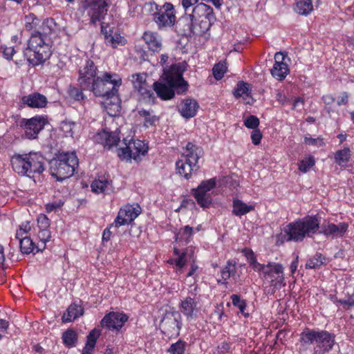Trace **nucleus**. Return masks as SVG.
Returning a JSON list of instances; mask_svg holds the SVG:
<instances>
[{"label":"nucleus","instance_id":"49530a36","mask_svg":"<svg viewBox=\"0 0 354 354\" xmlns=\"http://www.w3.org/2000/svg\"><path fill=\"white\" fill-rule=\"evenodd\" d=\"M76 124L71 121H63L60 124V130L63 132L65 137H73V129Z\"/></svg>","mask_w":354,"mask_h":354},{"label":"nucleus","instance_id":"9b49d317","mask_svg":"<svg viewBox=\"0 0 354 354\" xmlns=\"http://www.w3.org/2000/svg\"><path fill=\"white\" fill-rule=\"evenodd\" d=\"M186 68V63L179 62L172 64L167 71H165L166 82L172 86H179L180 91H177L178 93L187 89L188 84L183 77Z\"/></svg>","mask_w":354,"mask_h":354},{"label":"nucleus","instance_id":"cd10ccee","mask_svg":"<svg viewBox=\"0 0 354 354\" xmlns=\"http://www.w3.org/2000/svg\"><path fill=\"white\" fill-rule=\"evenodd\" d=\"M192 20H197L201 18H205L210 21L214 19L213 9L205 3H200L196 4L189 15Z\"/></svg>","mask_w":354,"mask_h":354},{"label":"nucleus","instance_id":"473e14b6","mask_svg":"<svg viewBox=\"0 0 354 354\" xmlns=\"http://www.w3.org/2000/svg\"><path fill=\"white\" fill-rule=\"evenodd\" d=\"M293 9L300 15L308 16L313 10V2L311 0H295Z\"/></svg>","mask_w":354,"mask_h":354},{"label":"nucleus","instance_id":"a19ab883","mask_svg":"<svg viewBox=\"0 0 354 354\" xmlns=\"http://www.w3.org/2000/svg\"><path fill=\"white\" fill-rule=\"evenodd\" d=\"M30 230V225L29 223H22L19 229L16 232L15 238L14 239H11L9 243L10 249L14 250L15 246L17 245V239H20V237H24V235H26Z\"/></svg>","mask_w":354,"mask_h":354},{"label":"nucleus","instance_id":"6e6552de","mask_svg":"<svg viewBox=\"0 0 354 354\" xmlns=\"http://www.w3.org/2000/svg\"><path fill=\"white\" fill-rule=\"evenodd\" d=\"M60 157L62 158H54L50 163L52 176L57 181L62 182L73 175L79 161L77 156Z\"/></svg>","mask_w":354,"mask_h":354},{"label":"nucleus","instance_id":"b1692460","mask_svg":"<svg viewBox=\"0 0 354 354\" xmlns=\"http://www.w3.org/2000/svg\"><path fill=\"white\" fill-rule=\"evenodd\" d=\"M284 59L281 53H275V63L270 71L272 75L279 81L283 80L289 73L288 66L284 62Z\"/></svg>","mask_w":354,"mask_h":354},{"label":"nucleus","instance_id":"864d4df0","mask_svg":"<svg viewBox=\"0 0 354 354\" xmlns=\"http://www.w3.org/2000/svg\"><path fill=\"white\" fill-rule=\"evenodd\" d=\"M64 203V201H62V199L53 201L46 205V210L48 213L57 211L63 206Z\"/></svg>","mask_w":354,"mask_h":354},{"label":"nucleus","instance_id":"09e8293b","mask_svg":"<svg viewBox=\"0 0 354 354\" xmlns=\"http://www.w3.org/2000/svg\"><path fill=\"white\" fill-rule=\"evenodd\" d=\"M232 304L234 306H236L240 312L243 314L245 317H248V313H245V310L246 308V302L244 300L241 299L240 296L238 295H232L231 296Z\"/></svg>","mask_w":354,"mask_h":354},{"label":"nucleus","instance_id":"c85d7f7f","mask_svg":"<svg viewBox=\"0 0 354 354\" xmlns=\"http://www.w3.org/2000/svg\"><path fill=\"white\" fill-rule=\"evenodd\" d=\"M142 39L148 48L153 52H159L162 48V38L158 33L152 31H145Z\"/></svg>","mask_w":354,"mask_h":354},{"label":"nucleus","instance_id":"6ab92c4d","mask_svg":"<svg viewBox=\"0 0 354 354\" xmlns=\"http://www.w3.org/2000/svg\"><path fill=\"white\" fill-rule=\"evenodd\" d=\"M101 32L104 35V41L106 46L116 48L118 46H124L127 43L126 39L121 36L115 29L111 28L108 24L102 23Z\"/></svg>","mask_w":354,"mask_h":354},{"label":"nucleus","instance_id":"6e6d98bb","mask_svg":"<svg viewBox=\"0 0 354 354\" xmlns=\"http://www.w3.org/2000/svg\"><path fill=\"white\" fill-rule=\"evenodd\" d=\"M38 227L39 230L48 229L50 221L44 214H40L37 218Z\"/></svg>","mask_w":354,"mask_h":354},{"label":"nucleus","instance_id":"5fc2aeb1","mask_svg":"<svg viewBox=\"0 0 354 354\" xmlns=\"http://www.w3.org/2000/svg\"><path fill=\"white\" fill-rule=\"evenodd\" d=\"M100 336V333L96 330H91L87 336V341L86 344L88 345L90 348H95L96 341Z\"/></svg>","mask_w":354,"mask_h":354},{"label":"nucleus","instance_id":"4c0bfd02","mask_svg":"<svg viewBox=\"0 0 354 354\" xmlns=\"http://www.w3.org/2000/svg\"><path fill=\"white\" fill-rule=\"evenodd\" d=\"M138 115L143 120L144 126L146 127L154 125L158 120L152 110L138 109Z\"/></svg>","mask_w":354,"mask_h":354},{"label":"nucleus","instance_id":"f3484780","mask_svg":"<svg viewBox=\"0 0 354 354\" xmlns=\"http://www.w3.org/2000/svg\"><path fill=\"white\" fill-rule=\"evenodd\" d=\"M97 68L91 60H87L85 66L80 71L78 82L84 90H88L96 80Z\"/></svg>","mask_w":354,"mask_h":354},{"label":"nucleus","instance_id":"a878e982","mask_svg":"<svg viewBox=\"0 0 354 354\" xmlns=\"http://www.w3.org/2000/svg\"><path fill=\"white\" fill-rule=\"evenodd\" d=\"M199 108L198 103L194 99L183 100L178 106V111L185 118H191L196 115Z\"/></svg>","mask_w":354,"mask_h":354},{"label":"nucleus","instance_id":"f03ea898","mask_svg":"<svg viewBox=\"0 0 354 354\" xmlns=\"http://www.w3.org/2000/svg\"><path fill=\"white\" fill-rule=\"evenodd\" d=\"M335 344V335L327 330L306 328L299 335L297 344L300 354H325Z\"/></svg>","mask_w":354,"mask_h":354},{"label":"nucleus","instance_id":"0e129e2a","mask_svg":"<svg viewBox=\"0 0 354 354\" xmlns=\"http://www.w3.org/2000/svg\"><path fill=\"white\" fill-rule=\"evenodd\" d=\"M121 161L131 163L133 159L136 162L141 160V156H120Z\"/></svg>","mask_w":354,"mask_h":354},{"label":"nucleus","instance_id":"dca6fc26","mask_svg":"<svg viewBox=\"0 0 354 354\" xmlns=\"http://www.w3.org/2000/svg\"><path fill=\"white\" fill-rule=\"evenodd\" d=\"M94 140L102 145L104 149L110 150L118 146L120 142V137L118 129L114 131L103 129L95 135Z\"/></svg>","mask_w":354,"mask_h":354},{"label":"nucleus","instance_id":"20e7f679","mask_svg":"<svg viewBox=\"0 0 354 354\" xmlns=\"http://www.w3.org/2000/svg\"><path fill=\"white\" fill-rule=\"evenodd\" d=\"M122 84L121 77L116 73H104L101 76H97L92 86L88 90L92 91L95 95L103 97L105 101L103 102L104 107L111 104L117 111L119 109L118 88Z\"/></svg>","mask_w":354,"mask_h":354},{"label":"nucleus","instance_id":"3c124183","mask_svg":"<svg viewBox=\"0 0 354 354\" xmlns=\"http://www.w3.org/2000/svg\"><path fill=\"white\" fill-rule=\"evenodd\" d=\"M304 142L307 145L315 147H320L324 145V141L322 138H312L309 134L304 137Z\"/></svg>","mask_w":354,"mask_h":354},{"label":"nucleus","instance_id":"4d7b16f0","mask_svg":"<svg viewBox=\"0 0 354 354\" xmlns=\"http://www.w3.org/2000/svg\"><path fill=\"white\" fill-rule=\"evenodd\" d=\"M69 95L75 100L80 101L84 98L82 91L77 88L72 87L69 89Z\"/></svg>","mask_w":354,"mask_h":354},{"label":"nucleus","instance_id":"e2e57ef3","mask_svg":"<svg viewBox=\"0 0 354 354\" xmlns=\"http://www.w3.org/2000/svg\"><path fill=\"white\" fill-rule=\"evenodd\" d=\"M338 303L342 305H347L348 306H354V293H353L347 299H339Z\"/></svg>","mask_w":354,"mask_h":354},{"label":"nucleus","instance_id":"1a4fd4ad","mask_svg":"<svg viewBox=\"0 0 354 354\" xmlns=\"http://www.w3.org/2000/svg\"><path fill=\"white\" fill-rule=\"evenodd\" d=\"M111 3V0H83L82 8L90 18V23L95 25L104 19Z\"/></svg>","mask_w":354,"mask_h":354},{"label":"nucleus","instance_id":"7ed1b4c3","mask_svg":"<svg viewBox=\"0 0 354 354\" xmlns=\"http://www.w3.org/2000/svg\"><path fill=\"white\" fill-rule=\"evenodd\" d=\"M241 252L253 270L259 272L262 279L267 280L274 291L286 286L283 267L281 264L275 262H269L266 265L260 263L257 261L254 252L250 248H243Z\"/></svg>","mask_w":354,"mask_h":354},{"label":"nucleus","instance_id":"c9c22d12","mask_svg":"<svg viewBox=\"0 0 354 354\" xmlns=\"http://www.w3.org/2000/svg\"><path fill=\"white\" fill-rule=\"evenodd\" d=\"M194 234V228L189 225H185L179 229L176 234V240L183 244H187L192 240Z\"/></svg>","mask_w":354,"mask_h":354},{"label":"nucleus","instance_id":"72a5a7b5","mask_svg":"<svg viewBox=\"0 0 354 354\" xmlns=\"http://www.w3.org/2000/svg\"><path fill=\"white\" fill-rule=\"evenodd\" d=\"M253 209V205H248L241 200L234 198L232 201V214L236 216H243Z\"/></svg>","mask_w":354,"mask_h":354},{"label":"nucleus","instance_id":"f257e3e1","mask_svg":"<svg viewBox=\"0 0 354 354\" xmlns=\"http://www.w3.org/2000/svg\"><path fill=\"white\" fill-rule=\"evenodd\" d=\"M40 30L31 32L24 50V55L29 65L43 64L52 55V39L59 32V26L53 18L44 19L39 26Z\"/></svg>","mask_w":354,"mask_h":354},{"label":"nucleus","instance_id":"e433bc0d","mask_svg":"<svg viewBox=\"0 0 354 354\" xmlns=\"http://www.w3.org/2000/svg\"><path fill=\"white\" fill-rule=\"evenodd\" d=\"M19 241L20 251L24 254H29L30 253H35L37 252V245L33 243L30 237L26 235L24 237H20L17 239Z\"/></svg>","mask_w":354,"mask_h":354},{"label":"nucleus","instance_id":"680f3d73","mask_svg":"<svg viewBox=\"0 0 354 354\" xmlns=\"http://www.w3.org/2000/svg\"><path fill=\"white\" fill-rule=\"evenodd\" d=\"M198 1V0H182L181 3L185 11L187 12L191 7L197 4Z\"/></svg>","mask_w":354,"mask_h":354},{"label":"nucleus","instance_id":"f704fd0d","mask_svg":"<svg viewBox=\"0 0 354 354\" xmlns=\"http://www.w3.org/2000/svg\"><path fill=\"white\" fill-rule=\"evenodd\" d=\"M83 314V308L75 304H71L67 308L66 313L62 316L63 322H70Z\"/></svg>","mask_w":354,"mask_h":354},{"label":"nucleus","instance_id":"de8ad7c7","mask_svg":"<svg viewBox=\"0 0 354 354\" xmlns=\"http://www.w3.org/2000/svg\"><path fill=\"white\" fill-rule=\"evenodd\" d=\"M315 160L312 156H307L302 159L299 163V169L303 173H306L314 166Z\"/></svg>","mask_w":354,"mask_h":354},{"label":"nucleus","instance_id":"58836bf2","mask_svg":"<svg viewBox=\"0 0 354 354\" xmlns=\"http://www.w3.org/2000/svg\"><path fill=\"white\" fill-rule=\"evenodd\" d=\"M41 24L40 19L32 13L25 17L24 27L26 30L32 31V32L36 30H40L39 26H41Z\"/></svg>","mask_w":354,"mask_h":354},{"label":"nucleus","instance_id":"8fccbe9b","mask_svg":"<svg viewBox=\"0 0 354 354\" xmlns=\"http://www.w3.org/2000/svg\"><path fill=\"white\" fill-rule=\"evenodd\" d=\"M243 123L247 128L254 130L257 129L260 122L257 116L251 115L243 120Z\"/></svg>","mask_w":354,"mask_h":354},{"label":"nucleus","instance_id":"f8f14e48","mask_svg":"<svg viewBox=\"0 0 354 354\" xmlns=\"http://www.w3.org/2000/svg\"><path fill=\"white\" fill-rule=\"evenodd\" d=\"M160 327L168 336L178 335L182 327V317L178 311L167 312L161 320Z\"/></svg>","mask_w":354,"mask_h":354},{"label":"nucleus","instance_id":"79ce46f5","mask_svg":"<svg viewBox=\"0 0 354 354\" xmlns=\"http://www.w3.org/2000/svg\"><path fill=\"white\" fill-rule=\"evenodd\" d=\"M326 258L321 253H316L312 258L308 260L306 268L310 269H316L324 264Z\"/></svg>","mask_w":354,"mask_h":354},{"label":"nucleus","instance_id":"9d476101","mask_svg":"<svg viewBox=\"0 0 354 354\" xmlns=\"http://www.w3.org/2000/svg\"><path fill=\"white\" fill-rule=\"evenodd\" d=\"M216 185V178L203 180L197 188L192 189V194L198 205L203 208L209 207L212 203V191Z\"/></svg>","mask_w":354,"mask_h":354},{"label":"nucleus","instance_id":"ea45409f","mask_svg":"<svg viewBox=\"0 0 354 354\" xmlns=\"http://www.w3.org/2000/svg\"><path fill=\"white\" fill-rule=\"evenodd\" d=\"M63 344L68 348L76 346L77 342V334L73 329H68L64 331L62 337Z\"/></svg>","mask_w":354,"mask_h":354},{"label":"nucleus","instance_id":"7c9ffc66","mask_svg":"<svg viewBox=\"0 0 354 354\" xmlns=\"http://www.w3.org/2000/svg\"><path fill=\"white\" fill-rule=\"evenodd\" d=\"M153 85V90L157 95L165 100H170L174 96V88L178 89V91H180L179 86H172L167 83L166 85L165 84L156 82Z\"/></svg>","mask_w":354,"mask_h":354},{"label":"nucleus","instance_id":"774afa93","mask_svg":"<svg viewBox=\"0 0 354 354\" xmlns=\"http://www.w3.org/2000/svg\"><path fill=\"white\" fill-rule=\"evenodd\" d=\"M293 108L295 109H299L301 110L303 108L304 106V100L301 97H297L294 100L293 102Z\"/></svg>","mask_w":354,"mask_h":354},{"label":"nucleus","instance_id":"2f4dec72","mask_svg":"<svg viewBox=\"0 0 354 354\" xmlns=\"http://www.w3.org/2000/svg\"><path fill=\"white\" fill-rule=\"evenodd\" d=\"M236 272V262L233 260L227 261L226 265L221 271V279L217 280L218 283L227 284L230 277L234 276Z\"/></svg>","mask_w":354,"mask_h":354},{"label":"nucleus","instance_id":"c756f323","mask_svg":"<svg viewBox=\"0 0 354 354\" xmlns=\"http://www.w3.org/2000/svg\"><path fill=\"white\" fill-rule=\"evenodd\" d=\"M21 101L23 104L31 108H44L46 106L48 102L46 96L39 93H33L24 95Z\"/></svg>","mask_w":354,"mask_h":354},{"label":"nucleus","instance_id":"603ef678","mask_svg":"<svg viewBox=\"0 0 354 354\" xmlns=\"http://www.w3.org/2000/svg\"><path fill=\"white\" fill-rule=\"evenodd\" d=\"M185 349V342L181 340H178L177 342L171 345L169 348V352L171 354H184Z\"/></svg>","mask_w":354,"mask_h":354},{"label":"nucleus","instance_id":"aec40b11","mask_svg":"<svg viewBox=\"0 0 354 354\" xmlns=\"http://www.w3.org/2000/svg\"><path fill=\"white\" fill-rule=\"evenodd\" d=\"M348 225L344 222L335 224L329 221H324L321 226L319 225V233L331 239L342 238L348 230Z\"/></svg>","mask_w":354,"mask_h":354},{"label":"nucleus","instance_id":"bb28decb","mask_svg":"<svg viewBox=\"0 0 354 354\" xmlns=\"http://www.w3.org/2000/svg\"><path fill=\"white\" fill-rule=\"evenodd\" d=\"M198 299L194 296L186 297L180 303V310L187 319H192L196 316L198 308Z\"/></svg>","mask_w":354,"mask_h":354},{"label":"nucleus","instance_id":"c03bdc74","mask_svg":"<svg viewBox=\"0 0 354 354\" xmlns=\"http://www.w3.org/2000/svg\"><path fill=\"white\" fill-rule=\"evenodd\" d=\"M249 95V84L243 82H238L234 91V95L238 98L240 97H248Z\"/></svg>","mask_w":354,"mask_h":354},{"label":"nucleus","instance_id":"5701e85b","mask_svg":"<svg viewBox=\"0 0 354 354\" xmlns=\"http://www.w3.org/2000/svg\"><path fill=\"white\" fill-rule=\"evenodd\" d=\"M91 191L97 194H109L114 192L112 180L109 175L99 176L95 178L91 185Z\"/></svg>","mask_w":354,"mask_h":354},{"label":"nucleus","instance_id":"13d9d810","mask_svg":"<svg viewBox=\"0 0 354 354\" xmlns=\"http://www.w3.org/2000/svg\"><path fill=\"white\" fill-rule=\"evenodd\" d=\"M187 155H198L201 153V149L192 142H188L186 145Z\"/></svg>","mask_w":354,"mask_h":354},{"label":"nucleus","instance_id":"69168bd1","mask_svg":"<svg viewBox=\"0 0 354 354\" xmlns=\"http://www.w3.org/2000/svg\"><path fill=\"white\" fill-rule=\"evenodd\" d=\"M15 53V49L12 47L6 48L3 51V56L7 59H11Z\"/></svg>","mask_w":354,"mask_h":354},{"label":"nucleus","instance_id":"412c9836","mask_svg":"<svg viewBox=\"0 0 354 354\" xmlns=\"http://www.w3.org/2000/svg\"><path fill=\"white\" fill-rule=\"evenodd\" d=\"M128 316L122 313L110 312L101 321L102 327L111 330L119 331L128 320Z\"/></svg>","mask_w":354,"mask_h":354},{"label":"nucleus","instance_id":"2eb2a0df","mask_svg":"<svg viewBox=\"0 0 354 354\" xmlns=\"http://www.w3.org/2000/svg\"><path fill=\"white\" fill-rule=\"evenodd\" d=\"M47 122L46 117L36 115L30 119L21 120L20 121V126L24 127L25 136L27 138L35 139Z\"/></svg>","mask_w":354,"mask_h":354},{"label":"nucleus","instance_id":"ddd939ff","mask_svg":"<svg viewBox=\"0 0 354 354\" xmlns=\"http://www.w3.org/2000/svg\"><path fill=\"white\" fill-rule=\"evenodd\" d=\"M141 213V208L138 204L126 205L118 212L114 223L110 225V227L119 228L122 225L129 224L134 221Z\"/></svg>","mask_w":354,"mask_h":354},{"label":"nucleus","instance_id":"052dcab7","mask_svg":"<svg viewBox=\"0 0 354 354\" xmlns=\"http://www.w3.org/2000/svg\"><path fill=\"white\" fill-rule=\"evenodd\" d=\"M350 156H335V162L341 167H346L349 161Z\"/></svg>","mask_w":354,"mask_h":354},{"label":"nucleus","instance_id":"4468645a","mask_svg":"<svg viewBox=\"0 0 354 354\" xmlns=\"http://www.w3.org/2000/svg\"><path fill=\"white\" fill-rule=\"evenodd\" d=\"M146 79L145 73L133 75V88L138 92L143 101L147 103L153 102L156 99L154 90L147 83Z\"/></svg>","mask_w":354,"mask_h":354},{"label":"nucleus","instance_id":"393cba45","mask_svg":"<svg viewBox=\"0 0 354 354\" xmlns=\"http://www.w3.org/2000/svg\"><path fill=\"white\" fill-rule=\"evenodd\" d=\"M174 254L176 256V272L182 273L183 268L188 261H192L194 258V248L193 247H187L183 251L174 248Z\"/></svg>","mask_w":354,"mask_h":354},{"label":"nucleus","instance_id":"bf43d9fd","mask_svg":"<svg viewBox=\"0 0 354 354\" xmlns=\"http://www.w3.org/2000/svg\"><path fill=\"white\" fill-rule=\"evenodd\" d=\"M261 138L262 134L259 129H254L252 131L251 139L254 145H259L261 142Z\"/></svg>","mask_w":354,"mask_h":354},{"label":"nucleus","instance_id":"338daca9","mask_svg":"<svg viewBox=\"0 0 354 354\" xmlns=\"http://www.w3.org/2000/svg\"><path fill=\"white\" fill-rule=\"evenodd\" d=\"M348 96L347 93H344L338 97L337 103L339 106L346 104L348 103Z\"/></svg>","mask_w":354,"mask_h":354},{"label":"nucleus","instance_id":"39448f33","mask_svg":"<svg viewBox=\"0 0 354 354\" xmlns=\"http://www.w3.org/2000/svg\"><path fill=\"white\" fill-rule=\"evenodd\" d=\"M319 229V221L315 216H306L288 223L281 233L283 241L301 242L306 236L312 237Z\"/></svg>","mask_w":354,"mask_h":354},{"label":"nucleus","instance_id":"4be33fe9","mask_svg":"<svg viewBox=\"0 0 354 354\" xmlns=\"http://www.w3.org/2000/svg\"><path fill=\"white\" fill-rule=\"evenodd\" d=\"M125 147H120L118 155H145L149 149L148 143L140 140H132L127 143L124 139Z\"/></svg>","mask_w":354,"mask_h":354},{"label":"nucleus","instance_id":"423d86ee","mask_svg":"<svg viewBox=\"0 0 354 354\" xmlns=\"http://www.w3.org/2000/svg\"><path fill=\"white\" fill-rule=\"evenodd\" d=\"M159 29L172 26L176 21V12L174 6L171 3H165L160 6L155 2L145 4Z\"/></svg>","mask_w":354,"mask_h":354},{"label":"nucleus","instance_id":"a211bd4d","mask_svg":"<svg viewBox=\"0 0 354 354\" xmlns=\"http://www.w3.org/2000/svg\"><path fill=\"white\" fill-rule=\"evenodd\" d=\"M200 156H181V159L176 162V169L180 175L188 179L193 172L196 171L199 166L198 160Z\"/></svg>","mask_w":354,"mask_h":354},{"label":"nucleus","instance_id":"37998d69","mask_svg":"<svg viewBox=\"0 0 354 354\" xmlns=\"http://www.w3.org/2000/svg\"><path fill=\"white\" fill-rule=\"evenodd\" d=\"M37 236L41 243L37 244V252H39L46 248V243L50 241L51 234L48 229H42L39 230Z\"/></svg>","mask_w":354,"mask_h":354},{"label":"nucleus","instance_id":"a18cd8bd","mask_svg":"<svg viewBox=\"0 0 354 354\" xmlns=\"http://www.w3.org/2000/svg\"><path fill=\"white\" fill-rule=\"evenodd\" d=\"M227 71V66L225 62H219L214 65L212 68L214 77L216 80H221Z\"/></svg>","mask_w":354,"mask_h":354},{"label":"nucleus","instance_id":"0eeeda50","mask_svg":"<svg viewBox=\"0 0 354 354\" xmlns=\"http://www.w3.org/2000/svg\"><path fill=\"white\" fill-rule=\"evenodd\" d=\"M43 159L44 156H12L10 161L14 171L19 174L30 176L31 174L43 172Z\"/></svg>","mask_w":354,"mask_h":354}]
</instances>
